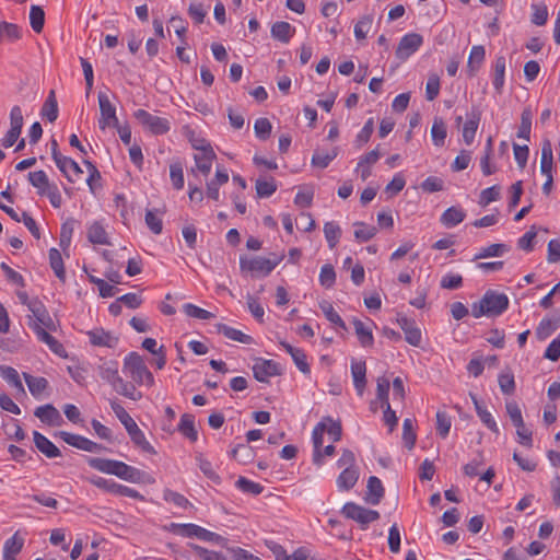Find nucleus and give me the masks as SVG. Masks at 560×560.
I'll use <instances>...</instances> for the list:
<instances>
[{
  "instance_id": "f257e3e1",
  "label": "nucleus",
  "mask_w": 560,
  "mask_h": 560,
  "mask_svg": "<svg viewBox=\"0 0 560 560\" xmlns=\"http://www.w3.org/2000/svg\"><path fill=\"white\" fill-rule=\"evenodd\" d=\"M15 293L20 302L26 305L32 313L34 320L30 326L38 340L47 345L54 353L59 357H66L63 346L49 334V331H56L57 327L46 306L37 299L28 300V295L25 291L16 290Z\"/></svg>"
},
{
  "instance_id": "f03ea898",
  "label": "nucleus",
  "mask_w": 560,
  "mask_h": 560,
  "mask_svg": "<svg viewBox=\"0 0 560 560\" xmlns=\"http://www.w3.org/2000/svg\"><path fill=\"white\" fill-rule=\"evenodd\" d=\"M88 464L101 472L114 475L129 482H141L145 476V472L140 469L116 459L90 457Z\"/></svg>"
},
{
  "instance_id": "7ed1b4c3",
  "label": "nucleus",
  "mask_w": 560,
  "mask_h": 560,
  "mask_svg": "<svg viewBox=\"0 0 560 560\" xmlns=\"http://www.w3.org/2000/svg\"><path fill=\"white\" fill-rule=\"evenodd\" d=\"M100 377L107 382L115 392L131 400H140L142 393L137 390L135 384L124 381L119 375L118 362L115 360L104 361L98 365Z\"/></svg>"
},
{
  "instance_id": "20e7f679",
  "label": "nucleus",
  "mask_w": 560,
  "mask_h": 560,
  "mask_svg": "<svg viewBox=\"0 0 560 560\" xmlns=\"http://www.w3.org/2000/svg\"><path fill=\"white\" fill-rule=\"evenodd\" d=\"M509 307V298L504 293L488 290L480 301L471 304V315L475 318L481 316L495 317Z\"/></svg>"
},
{
  "instance_id": "39448f33",
  "label": "nucleus",
  "mask_w": 560,
  "mask_h": 560,
  "mask_svg": "<svg viewBox=\"0 0 560 560\" xmlns=\"http://www.w3.org/2000/svg\"><path fill=\"white\" fill-rule=\"evenodd\" d=\"M122 372L137 385L151 387L154 385L153 374L149 371L144 360L137 352H130L124 359Z\"/></svg>"
},
{
  "instance_id": "423d86ee",
  "label": "nucleus",
  "mask_w": 560,
  "mask_h": 560,
  "mask_svg": "<svg viewBox=\"0 0 560 560\" xmlns=\"http://www.w3.org/2000/svg\"><path fill=\"white\" fill-rule=\"evenodd\" d=\"M28 180L42 197H47L54 208H60L62 197L55 183H51L45 171H35L28 173Z\"/></svg>"
},
{
  "instance_id": "0eeeda50",
  "label": "nucleus",
  "mask_w": 560,
  "mask_h": 560,
  "mask_svg": "<svg viewBox=\"0 0 560 560\" xmlns=\"http://www.w3.org/2000/svg\"><path fill=\"white\" fill-rule=\"evenodd\" d=\"M283 256H276L273 259L264 257H241L240 269L243 273H250L252 276H268L280 264Z\"/></svg>"
},
{
  "instance_id": "6e6552de",
  "label": "nucleus",
  "mask_w": 560,
  "mask_h": 560,
  "mask_svg": "<svg viewBox=\"0 0 560 560\" xmlns=\"http://www.w3.org/2000/svg\"><path fill=\"white\" fill-rule=\"evenodd\" d=\"M341 513L345 517L357 522L361 529H368L369 525L380 520L381 515L376 510H371L354 502H347Z\"/></svg>"
},
{
  "instance_id": "1a4fd4ad",
  "label": "nucleus",
  "mask_w": 560,
  "mask_h": 560,
  "mask_svg": "<svg viewBox=\"0 0 560 560\" xmlns=\"http://www.w3.org/2000/svg\"><path fill=\"white\" fill-rule=\"evenodd\" d=\"M168 529L175 535L183 537H196L203 541L210 542H221L223 540L222 536L217 533L210 532L199 525L196 524H176L172 523Z\"/></svg>"
},
{
  "instance_id": "9d476101",
  "label": "nucleus",
  "mask_w": 560,
  "mask_h": 560,
  "mask_svg": "<svg viewBox=\"0 0 560 560\" xmlns=\"http://www.w3.org/2000/svg\"><path fill=\"white\" fill-rule=\"evenodd\" d=\"M133 117L150 132L154 135L166 133L171 126L167 118L152 115L144 109H137Z\"/></svg>"
},
{
  "instance_id": "9b49d317",
  "label": "nucleus",
  "mask_w": 560,
  "mask_h": 560,
  "mask_svg": "<svg viewBox=\"0 0 560 560\" xmlns=\"http://www.w3.org/2000/svg\"><path fill=\"white\" fill-rule=\"evenodd\" d=\"M97 98L101 114L98 118L100 129L105 130L109 127H118L119 121L116 115V107L112 104L108 95L100 92Z\"/></svg>"
},
{
  "instance_id": "f8f14e48",
  "label": "nucleus",
  "mask_w": 560,
  "mask_h": 560,
  "mask_svg": "<svg viewBox=\"0 0 560 560\" xmlns=\"http://www.w3.org/2000/svg\"><path fill=\"white\" fill-rule=\"evenodd\" d=\"M23 113L20 106H13L10 112V128L2 139V147L11 148L19 140L23 127Z\"/></svg>"
},
{
  "instance_id": "ddd939ff",
  "label": "nucleus",
  "mask_w": 560,
  "mask_h": 560,
  "mask_svg": "<svg viewBox=\"0 0 560 560\" xmlns=\"http://www.w3.org/2000/svg\"><path fill=\"white\" fill-rule=\"evenodd\" d=\"M423 44V37L418 33H408L404 35L396 49V57L405 61L413 55Z\"/></svg>"
},
{
  "instance_id": "4468645a",
  "label": "nucleus",
  "mask_w": 560,
  "mask_h": 560,
  "mask_svg": "<svg viewBox=\"0 0 560 560\" xmlns=\"http://www.w3.org/2000/svg\"><path fill=\"white\" fill-rule=\"evenodd\" d=\"M194 148L197 150L194 155L196 168L201 174L207 176L211 172L212 162L215 159V153L209 143L202 142L201 145L194 144Z\"/></svg>"
},
{
  "instance_id": "2eb2a0df",
  "label": "nucleus",
  "mask_w": 560,
  "mask_h": 560,
  "mask_svg": "<svg viewBox=\"0 0 560 560\" xmlns=\"http://www.w3.org/2000/svg\"><path fill=\"white\" fill-rule=\"evenodd\" d=\"M54 161L59 168V171L67 177V179L71 183H74L83 171L79 166V164L72 160L71 158L65 156L61 153L54 154Z\"/></svg>"
},
{
  "instance_id": "dca6fc26",
  "label": "nucleus",
  "mask_w": 560,
  "mask_h": 560,
  "mask_svg": "<svg viewBox=\"0 0 560 560\" xmlns=\"http://www.w3.org/2000/svg\"><path fill=\"white\" fill-rule=\"evenodd\" d=\"M59 435L67 444L85 452L98 453L104 450V447L101 444H97L82 435L73 434L66 431H61Z\"/></svg>"
},
{
  "instance_id": "f3484780",
  "label": "nucleus",
  "mask_w": 560,
  "mask_h": 560,
  "mask_svg": "<svg viewBox=\"0 0 560 560\" xmlns=\"http://www.w3.org/2000/svg\"><path fill=\"white\" fill-rule=\"evenodd\" d=\"M254 377L261 383H268L269 378L280 374L279 364L272 360H258L253 366Z\"/></svg>"
},
{
  "instance_id": "a211bd4d",
  "label": "nucleus",
  "mask_w": 560,
  "mask_h": 560,
  "mask_svg": "<svg viewBox=\"0 0 560 560\" xmlns=\"http://www.w3.org/2000/svg\"><path fill=\"white\" fill-rule=\"evenodd\" d=\"M86 335L94 347L115 348L118 343V337L102 327L93 328Z\"/></svg>"
},
{
  "instance_id": "6ab92c4d",
  "label": "nucleus",
  "mask_w": 560,
  "mask_h": 560,
  "mask_svg": "<svg viewBox=\"0 0 560 560\" xmlns=\"http://www.w3.org/2000/svg\"><path fill=\"white\" fill-rule=\"evenodd\" d=\"M25 544V534L15 532L12 537L5 540L2 550V560H16Z\"/></svg>"
},
{
  "instance_id": "aec40b11",
  "label": "nucleus",
  "mask_w": 560,
  "mask_h": 560,
  "mask_svg": "<svg viewBox=\"0 0 560 560\" xmlns=\"http://www.w3.org/2000/svg\"><path fill=\"white\" fill-rule=\"evenodd\" d=\"M397 323L405 332L406 341L413 347L420 346L422 336L421 330L416 325V322L406 316H399L397 318Z\"/></svg>"
},
{
  "instance_id": "412c9836",
  "label": "nucleus",
  "mask_w": 560,
  "mask_h": 560,
  "mask_svg": "<svg viewBox=\"0 0 560 560\" xmlns=\"http://www.w3.org/2000/svg\"><path fill=\"white\" fill-rule=\"evenodd\" d=\"M280 346L291 355L294 364L303 374L307 375L311 373V368L304 350L295 348L287 341H280Z\"/></svg>"
},
{
  "instance_id": "4be33fe9",
  "label": "nucleus",
  "mask_w": 560,
  "mask_h": 560,
  "mask_svg": "<svg viewBox=\"0 0 560 560\" xmlns=\"http://www.w3.org/2000/svg\"><path fill=\"white\" fill-rule=\"evenodd\" d=\"M34 415L48 425H59L62 423V417L58 409L51 404L39 406L35 409Z\"/></svg>"
},
{
  "instance_id": "5701e85b",
  "label": "nucleus",
  "mask_w": 560,
  "mask_h": 560,
  "mask_svg": "<svg viewBox=\"0 0 560 560\" xmlns=\"http://www.w3.org/2000/svg\"><path fill=\"white\" fill-rule=\"evenodd\" d=\"M380 156L378 150L374 149L359 159L355 172L360 174L363 182L371 176V167L378 161Z\"/></svg>"
},
{
  "instance_id": "b1692460",
  "label": "nucleus",
  "mask_w": 560,
  "mask_h": 560,
  "mask_svg": "<svg viewBox=\"0 0 560 560\" xmlns=\"http://www.w3.org/2000/svg\"><path fill=\"white\" fill-rule=\"evenodd\" d=\"M326 431V423L325 421L318 422L312 432V441L314 446L313 452V463L317 466H320L323 464V454H322V447H323V435Z\"/></svg>"
},
{
  "instance_id": "393cba45",
  "label": "nucleus",
  "mask_w": 560,
  "mask_h": 560,
  "mask_svg": "<svg viewBox=\"0 0 560 560\" xmlns=\"http://www.w3.org/2000/svg\"><path fill=\"white\" fill-rule=\"evenodd\" d=\"M33 441L36 448L48 458L60 456V450L44 434L34 431Z\"/></svg>"
},
{
  "instance_id": "a878e982",
  "label": "nucleus",
  "mask_w": 560,
  "mask_h": 560,
  "mask_svg": "<svg viewBox=\"0 0 560 560\" xmlns=\"http://www.w3.org/2000/svg\"><path fill=\"white\" fill-rule=\"evenodd\" d=\"M351 374L353 385L359 396H362L366 386V365L364 361H352Z\"/></svg>"
},
{
  "instance_id": "bb28decb",
  "label": "nucleus",
  "mask_w": 560,
  "mask_h": 560,
  "mask_svg": "<svg viewBox=\"0 0 560 560\" xmlns=\"http://www.w3.org/2000/svg\"><path fill=\"white\" fill-rule=\"evenodd\" d=\"M480 118L481 114L479 110H471L467 115V120L463 126V139L467 145L471 144L475 139Z\"/></svg>"
},
{
  "instance_id": "cd10ccee",
  "label": "nucleus",
  "mask_w": 560,
  "mask_h": 560,
  "mask_svg": "<svg viewBox=\"0 0 560 560\" xmlns=\"http://www.w3.org/2000/svg\"><path fill=\"white\" fill-rule=\"evenodd\" d=\"M384 497V487L380 478L371 476L368 480L366 493L364 500L373 505L381 502Z\"/></svg>"
},
{
  "instance_id": "c85d7f7f",
  "label": "nucleus",
  "mask_w": 560,
  "mask_h": 560,
  "mask_svg": "<svg viewBox=\"0 0 560 560\" xmlns=\"http://www.w3.org/2000/svg\"><path fill=\"white\" fill-rule=\"evenodd\" d=\"M359 479L358 467H346L337 477L336 483L340 491H349Z\"/></svg>"
},
{
  "instance_id": "c756f323",
  "label": "nucleus",
  "mask_w": 560,
  "mask_h": 560,
  "mask_svg": "<svg viewBox=\"0 0 560 560\" xmlns=\"http://www.w3.org/2000/svg\"><path fill=\"white\" fill-rule=\"evenodd\" d=\"M86 235L92 244L110 245L109 236L100 221H94L88 225Z\"/></svg>"
},
{
  "instance_id": "7c9ffc66",
  "label": "nucleus",
  "mask_w": 560,
  "mask_h": 560,
  "mask_svg": "<svg viewBox=\"0 0 560 560\" xmlns=\"http://www.w3.org/2000/svg\"><path fill=\"white\" fill-rule=\"evenodd\" d=\"M23 377L27 384L30 393L35 398H40L49 387V382L45 377L33 376L28 373H23Z\"/></svg>"
},
{
  "instance_id": "2f4dec72",
  "label": "nucleus",
  "mask_w": 560,
  "mask_h": 560,
  "mask_svg": "<svg viewBox=\"0 0 560 560\" xmlns=\"http://www.w3.org/2000/svg\"><path fill=\"white\" fill-rule=\"evenodd\" d=\"M553 168V153L551 142L549 140H545L541 145V158H540V172L546 178L553 177L552 176Z\"/></svg>"
},
{
  "instance_id": "473e14b6",
  "label": "nucleus",
  "mask_w": 560,
  "mask_h": 560,
  "mask_svg": "<svg viewBox=\"0 0 560 560\" xmlns=\"http://www.w3.org/2000/svg\"><path fill=\"white\" fill-rule=\"evenodd\" d=\"M466 218V212L460 207H450L441 215L440 222L445 228H454L462 223Z\"/></svg>"
},
{
  "instance_id": "72a5a7b5",
  "label": "nucleus",
  "mask_w": 560,
  "mask_h": 560,
  "mask_svg": "<svg viewBox=\"0 0 560 560\" xmlns=\"http://www.w3.org/2000/svg\"><path fill=\"white\" fill-rule=\"evenodd\" d=\"M505 57L498 56L493 65L492 84L498 94L502 93L505 82Z\"/></svg>"
},
{
  "instance_id": "f704fd0d",
  "label": "nucleus",
  "mask_w": 560,
  "mask_h": 560,
  "mask_svg": "<svg viewBox=\"0 0 560 560\" xmlns=\"http://www.w3.org/2000/svg\"><path fill=\"white\" fill-rule=\"evenodd\" d=\"M2 378L14 389V395L25 396V389L22 384L19 372L11 366H2Z\"/></svg>"
},
{
  "instance_id": "c9c22d12",
  "label": "nucleus",
  "mask_w": 560,
  "mask_h": 560,
  "mask_svg": "<svg viewBox=\"0 0 560 560\" xmlns=\"http://www.w3.org/2000/svg\"><path fill=\"white\" fill-rule=\"evenodd\" d=\"M352 323L360 345L364 348L372 347L374 337L371 327L358 318H353Z\"/></svg>"
},
{
  "instance_id": "e433bc0d",
  "label": "nucleus",
  "mask_w": 560,
  "mask_h": 560,
  "mask_svg": "<svg viewBox=\"0 0 560 560\" xmlns=\"http://www.w3.org/2000/svg\"><path fill=\"white\" fill-rule=\"evenodd\" d=\"M485 57H486V50H485L483 46L475 45L471 47L470 54L468 57V62H467V69H468L469 75L472 77L476 74V72L480 69V67L485 60Z\"/></svg>"
},
{
  "instance_id": "4c0bfd02",
  "label": "nucleus",
  "mask_w": 560,
  "mask_h": 560,
  "mask_svg": "<svg viewBox=\"0 0 560 560\" xmlns=\"http://www.w3.org/2000/svg\"><path fill=\"white\" fill-rule=\"evenodd\" d=\"M472 402L475 405L476 412L480 418L481 422L493 433H499V427L493 419L490 411L477 399L476 396L471 395Z\"/></svg>"
},
{
  "instance_id": "58836bf2",
  "label": "nucleus",
  "mask_w": 560,
  "mask_h": 560,
  "mask_svg": "<svg viewBox=\"0 0 560 560\" xmlns=\"http://www.w3.org/2000/svg\"><path fill=\"white\" fill-rule=\"evenodd\" d=\"M178 431L190 442H196L198 432L195 428V417L190 413H184L178 423Z\"/></svg>"
},
{
  "instance_id": "ea45409f",
  "label": "nucleus",
  "mask_w": 560,
  "mask_h": 560,
  "mask_svg": "<svg viewBox=\"0 0 560 560\" xmlns=\"http://www.w3.org/2000/svg\"><path fill=\"white\" fill-rule=\"evenodd\" d=\"M217 330L230 340L238 341L241 343L250 345L253 338L249 335L242 332L241 330L230 327L225 324H218Z\"/></svg>"
},
{
  "instance_id": "a19ab883",
  "label": "nucleus",
  "mask_w": 560,
  "mask_h": 560,
  "mask_svg": "<svg viewBox=\"0 0 560 560\" xmlns=\"http://www.w3.org/2000/svg\"><path fill=\"white\" fill-rule=\"evenodd\" d=\"M338 152V147H335L329 151L315 150L311 161L312 165L319 168H326L330 162L337 158Z\"/></svg>"
},
{
  "instance_id": "79ce46f5",
  "label": "nucleus",
  "mask_w": 560,
  "mask_h": 560,
  "mask_svg": "<svg viewBox=\"0 0 560 560\" xmlns=\"http://www.w3.org/2000/svg\"><path fill=\"white\" fill-rule=\"evenodd\" d=\"M131 441L135 445L141 448L142 452L149 453V454H155L156 451L154 447L150 444V442L145 439L144 433L140 430L138 424L133 425L132 429L127 431Z\"/></svg>"
},
{
  "instance_id": "37998d69",
  "label": "nucleus",
  "mask_w": 560,
  "mask_h": 560,
  "mask_svg": "<svg viewBox=\"0 0 560 560\" xmlns=\"http://www.w3.org/2000/svg\"><path fill=\"white\" fill-rule=\"evenodd\" d=\"M294 31L290 23L280 21L271 26V36L282 43H289Z\"/></svg>"
},
{
  "instance_id": "c03bdc74",
  "label": "nucleus",
  "mask_w": 560,
  "mask_h": 560,
  "mask_svg": "<svg viewBox=\"0 0 560 560\" xmlns=\"http://www.w3.org/2000/svg\"><path fill=\"white\" fill-rule=\"evenodd\" d=\"M42 116L46 117L50 122H54L58 117V103L54 90L49 92L43 105Z\"/></svg>"
},
{
  "instance_id": "a18cd8bd",
  "label": "nucleus",
  "mask_w": 560,
  "mask_h": 560,
  "mask_svg": "<svg viewBox=\"0 0 560 560\" xmlns=\"http://www.w3.org/2000/svg\"><path fill=\"white\" fill-rule=\"evenodd\" d=\"M510 250V247L505 244H491L482 247L478 254L475 255L474 260L488 258V257H500Z\"/></svg>"
},
{
  "instance_id": "49530a36",
  "label": "nucleus",
  "mask_w": 560,
  "mask_h": 560,
  "mask_svg": "<svg viewBox=\"0 0 560 560\" xmlns=\"http://www.w3.org/2000/svg\"><path fill=\"white\" fill-rule=\"evenodd\" d=\"M324 234L330 249H334L341 237V229L338 223L330 221L324 224Z\"/></svg>"
},
{
  "instance_id": "de8ad7c7",
  "label": "nucleus",
  "mask_w": 560,
  "mask_h": 560,
  "mask_svg": "<svg viewBox=\"0 0 560 560\" xmlns=\"http://www.w3.org/2000/svg\"><path fill=\"white\" fill-rule=\"evenodd\" d=\"M110 407L114 411L115 416L125 427L126 431L132 429L136 425V421L131 418V416L126 411V409L121 406V404L117 400H110Z\"/></svg>"
},
{
  "instance_id": "09e8293b",
  "label": "nucleus",
  "mask_w": 560,
  "mask_h": 560,
  "mask_svg": "<svg viewBox=\"0 0 560 560\" xmlns=\"http://www.w3.org/2000/svg\"><path fill=\"white\" fill-rule=\"evenodd\" d=\"M319 307L322 312L324 313L325 317L337 327L341 328L342 330H347V325L343 322V319L340 317V315L336 312L332 304L324 301L319 304Z\"/></svg>"
},
{
  "instance_id": "8fccbe9b",
  "label": "nucleus",
  "mask_w": 560,
  "mask_h": 560,
  "mask_svg": "<svg viewBox=\"0 0 560 560\" xmlns=\"http://www.w3.org/2000/svg\"><path fill=\"white\" fill-rule=\"evenodd\" d=\"M447 131L442 118H435L431 128V137L435 147H443Z\"/></svg>"
},
{
  "instance_id": "3c124183",
  "label": "nucleus",
  "mask_w": 560,
  "mask_h": 560,
  "mask_svg": "<svg viewBox=\"0 0 560 560\" xmlns=\"http://www.w3.org/2000/svg\"><path fill=\"white\" fill-rule=\"evenodd\" d=\"M30 24L35 33H40L45 24V12L39 5L33 4L30 10Z\"/></svg>"
},
{
  "instance_id": "603ef678",
  "label": "nucleus",
  "mask_w": 560,
  "mask_h": 560,
  "mask_svg": "<svg viewBox=\"0 0 560 560\" xmlns=\"http://www.w3.org/2000/svg\"><path fill=\"white\" fill-rule=\"evenodd\" d=\"M532 112L528 108H525L521 115V125L517 130V138L529 141L530 131H532Z\"/></svg>"
},
{
  "instance_id": "864d4df0",
  "label": "nucleus",
  "mask_w": 560,
  "mask_h": 560,
  "mask_svg": "<svg viewBox=\"0 0 560 560\" xmlns=\"http://www.w3.org/2000/svg\"><path fill=\"white\" fill-rule=\"evenodd\" d=\"M49 264L56 277L60 280H63L66 276L63 260L60 252L57 248L49 249Z\"/></svg>"
},
{
  "instance_id": "5fc2aeb1",
  "label": "nucleus",
  "mask_w": 560,
  "mask_h": 560,
  "mask_svg": "<svg viewBox=\"0 0 560 560\" xmlns=\"http://www.w3.org/2000/svg\"><path fill=\"white\" fill-rule=\"evenodd\" d=\"M417 434L413 428V421L410 418H406L402 422V441L405 446L411 451L415 447Z\"/></svg>"
},
{
  "instance_id": "6e6d98bb",
  "label": "nucleus",
  "mask_w": 560,
  "mask_h": 560,
  "mask_svg": "<svg viewBox=\"0 0 560 560\" xmlns=\"http://www.w3.org/2000/svg\"><path fill=\"white\" fill-rule=\"evenodd\" d=\"M235 486L242 492L253 495H258L264 491V487L260 483L254 482L245 477H240L236 480Z\"/></svg>"
},
{
  "instance_id": "4d7b16f0",
  "label": "nucleus",
  "mask_w": 560,
  "mask_h": 560,
  "mask_svg": "<svg viewBox=\"0 0 560 560\" xmlns=\"http://www.w3.org/2000/svg\"><path fill=\"white\" fill-rule=\"evenodd\" d=\"M530 8H532V16H530L532 23L537 26L545 25L548 21L547 7L544 3H540V4L533 3Z\"/></svg>"
},
{
  "instance_id": "13d9d810",
  "label": "nucleus",
  "mask_w": 560,
  "mask_h": 560,
  "mask_svg": "<svg viewBox=\"0 0 560 560\" xmlns=\"http://www.w3.org/2000/svg\"><path fill=\"white\" fill-rule=\"evenodd\" d=\"M183 310L187 316L192 318L208 320L214 317V314H212L211 312L203 310L192 303L184 304Z\"/></svg>"
},
{
  "instance_id": "bf43d9fd",
  "label": "nucleus",
  "mask_w": 560,
  "mask_h": 560,
  "mask_svg": "<svg viewBox=\"0 0 560 560\" xmlns=\"http://www.w3.org/2000/svg\"><path fill=\"white\" fill-rule=\"evenodd\" d=\"M354 237L361 242H368L376 234V228L363 222L354 223Z\"/></svg>"
},
{
  "instance_id": "052dcab7",
  "label": "nucleus",
  "mask_w": 560,
  "mask_h": 560,
  "mask_svg": "<svg viewBox=\"0 0 560 560\" xmlns=\"http://www.w3.org/2000/svg\"><path fill=\"white\" fill-rule=\"evenodd\" d=\"M452 420L451 417L445 411L436 412V432L438 434L445 439L451 430Z\"/></svg>"
},
{
  "instance_id": "680f3d73",
  "label": "nucleus",
  "mask_w": 560,
  "mask_h": 560,
  "mask_svg": "<svg viewBox=\"0 0 560 560\" xmlns=\"http://www.w3.org/2000/svg\"><path fill=\"white\" fill-rule=\"evenodd\" d=\"M277 190V185L273 178L266 179H257L256 180V192L259 198L270 197Z\"/></svg>"
},
{
  "instance_id": "e2e57ef3",
  "label": "nucleus",
  "mask_w": 560,
  "mask_h": 560,
  "mask_svg": "<svg viewBox=\"0 0 560 560\" xmlns=\"http://www.w3.org/2000/svg\"><path fill=\"white\" fill-rule=\"evenodd\" d=\"M2 272L7 281L12 285L16 287L18 290H21L25 285L23 276L4 262H2Z\"/></svg>"
},
{
  "instance_id": "0e129e2a",
  "label": "nucleus",
  "mask_w": 560,
  "mask_h": 560,
  "mask_svg": "<svg viewBox=\"0 0 560 560\" xmlns=\"http://www.w3.org/2000/svg\"><path fill=\"white\" fill-rule=\"evenodd\" d=\"M336 282V272L331 265H324L319 272V283L326 289L334 287Z\"/></svg>"
},
{
  "instance_id": "69168bd1",
  "label": "nucleus",
  "mask_w": 560,
  "mask_h": 560,
  "mask_svg": "<svg viewBox=\"0 0 560 560\" xmlns=\"http://www.w3.org/2000/svg\"><path fill=\"white\" fill-rule=\"evenodd\" d=\"M145 224L150 231L154 234H161L163 230V222L161 217L158 215L154 210H147L145 212Z\"/></svg>"
},
{
  "instance_id": "338daca9",
  "label": "nucleus",
  "mask_w": 560,
  "mask_h": 560,
  "mask_svg": "<svg viewBox=\"0 0 560 560\" xmlns=\"http://www.w3.org/2000/svg\"><path fill=\"white\" fill-rule=\"evenodd\" d=\"M271 129H272V126L268 118L261 117L255 121V125H254L255 135L260 140L268 139L271 133Z\"/></svg>"
},
{
  "instance_id": "774afa93",
  "label": "nucleus",
  "mask_w": 560,
  "mask_h": 560,
  "mask_svg": "<svg viewBox=\"0 0 560 560\" xmlns=\"http://www.w3.org/2000/svg\"><path fill=\"white\" fill-rule=\"evenodd\" d=\"M372 18L369 15L362 16L354 25V36L358 40L364 39L372 26Z\"/></svg>"
}]
</instances>
